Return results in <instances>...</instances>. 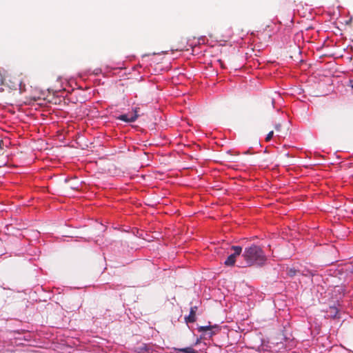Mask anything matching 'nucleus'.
I'll return each mask as SVG.
<instances>
[{"label":"nucleus","mask_w":353,"mask_h":353,"mask_svg":"<svg viewBox=\"0 0 353 353\" xmlns=\"http://www.w3.org/2000/svg\"><path fill=\"white\" fill-rule=\"evenodd\" d=\"M242 256L245 260V265L243 266H262L267 259L263 250L256 245H252L248 248H245Z\"/></svg>","instance_id":"f257e3e1"},{"label":"nucleus","mask_w":353,"mask_h":353,"mask_svg":"<svg viewBox=\"0 0 353 353\" xmlns=\"http://www.w3.org/2000/svg\"><path fill=\"white\" fill-rule=\"evenodd\" d=\"M174 351L176 352L183 353H199L197 351L194 350L192 347H187L183 348H174Z\"/></svg>","instance_id":"423d86ee"},{"label":"nucleus","mask_w":353,"mask_h":353,"mask_svg":"<svg viewBox=\"0 0 353 353\" xmlns=\"http://www.w3.org/2000/svg\"><path fill=\"white\" fill-rule=\"evenodd\" d=\"M199 342V340H197L195 344H198Z\"/></svg>","instance_id":"4468645a"},{"label":"nucleus","mask_w":353,"mask_h":353,"mask_svg":"<svg viewBox=\"0 0 353 353\" xmlns=\"http://www.w3.org/2000/svg\"><path fill=\"white\" fill-rule=\"evenodd\" d=\"M272 104H274V99H272Z\"/></svg>","instance_id":"2eb2a0df"},{"label":"nucleus","mask_w":353,"mask_h":353,"mask_svg":"<svg viewBox=\"0 0 353 353\" xmlns=\"http://www.w3.org/2000/svg\"><path fill=\"white\" fill-rule=\"evenodd\" d=\"M233 253L230 254L224 261V264L227 266H233L236 262V256H240L242 252V248L239 245H232L230 248Z\"/></svg>","instance_id":"f03ea898"},{"label":"nucleus","mask_w":353,"mask_h":353,"mask_svg":"<svg viewBox=\"0 0 353 353\" xmlns=\"http://www.w3.org/2000/svg\"><path fill=\"white\" fill-rule=\"evenodd\" d=\"M350 86H351L352 88H353V80H350Z\"/></svg>","instance_id":"f8f14e48"},{"label":"nucleus","mask_w":353,"mask_h":353,"mask_svg":"<svg viewBox=\"0 0 353 353\" xmlns=\"http://www.w3.org/2000/svg\"><path fill=\"white\" fill-rule=\"evenodd\" d=\"M274 135V132L273 131H270L266 136L265 137V141H269L271 140V139L272 138Z\"/></svg>","instance_id":"6e6552de"},{"label":"nucleus","mask_w":353,"mask_h":353,"mask_svg":"<svg viewBox=\"0 0 353 353\" xmlns=\"http://www.w3.org/2000/svg\"><path fill=\"white\" fill-rule=\"evenodd\" d=\"M331 309L335 311V313L334 314H333V316L336 317L337 314V309L336 307H331Z\"/></svg>","instance_id":"9d476101"},{"label":"nucleus","mask_w":353,"mask_h":353,"mask_svg":"<svg viewBox=\"0 0 353 353\" xmlns=\"http://www.w3.org/2000/svg\"><path fill=\"white\" fill-rule=\"evenodd\" d=\"M197 309V306H192L190 307L189 315L185 317L186 323H194L196 321V312Z\"/></svg>","instance_id":"39448f33"},{"label":"nucleus","mask_w":353,"mask_h":353,"mask_svg":"<svg viewBox=\"0 0 353 353\" xmlns=\"http://www.w3.org/2000/svg\"><path fill=\"white\" fill-rule=\"evenodd\" d=\"M132 110H133V113L131 114L130 115L124 114H121L119 116H117L115 118H116V119L123 121L125 123L134 122L139 117L138 108H133Z\"/></svg>","instance_id":"20e7f679"},{"label":"nucleus","mask_w":353,"mask_h":353,"mask_svg":"<svg viewBox=\"0 0 353 353\" xmlns=\"http://www.w3.org/2000/svg\"><path fill=\"white\" fill-rule=\"evenodd\" d=\"M219 330V327L217 325H208L205 326H199L198 331L203 333L202 337L203 338H211Z\"/></svg>","instance_id":"7ed1b4c3"},{"label":"nucleus","mask_w":353,"mask_h":353,"mask_svg":"<svg viewBox=\"0 0 353 353\" xmlns=\"http://www.w3.org/2000/svg\"><path fill=\"white\" fill-rule=\"evenodd\" d=\"M3 143V141L1 140L0 141V149L1 148Z\"/></svg>","instance_id":"ddd939ff"},{"label":"nucleus","mask_w":353,"mask_h":353,"mask_svg":"<svg viewBox=\"0 0 353 353\" xmlns=\"http://www.w3.org/2000/svg\"><path fill=\"white\" fill-rule=\"evenodd\" d=\"M296 272L297 270L293 268H288L286 270L287 274L290 277L295 276L296 274Z\"/></svg>","instance_id":"0eeeda50"},{"label":"nucleus","mask_w":353,"mask_h":353,"mask_svg":"<svg viewBox=\"0 0 353 353\" xmlns=\"http://www.w3.org/2000/svg\"><path fill=\"white\" fill-rule=\"evenodd\" d=\"M141 350H145V351H148V348H147V346L145 345L143 347H141Z\"/></svg>","instance_id":"9b49d317"},{"label":"nucleus","mask_w":353,"mask_h":353,"mask_svg":"<svg viewBox=\"0 0 353 353\" xmlns=\"http://www.w3.org/2000/svg\"><path fill=\"white\" fill-rule=\"evenodd\" d=\"M281 128V124H276V125H275V129H276V131H278V132H279V131H280Z\"/></svg>","instance_id":"1a4fd4ad"}]
</instances>
